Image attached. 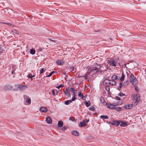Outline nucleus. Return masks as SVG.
I'll list each match as a JSON object with an SVG mask.
<instances>
[{"label": "nucleus", "instance_id": "obj_33", "mask_svg": "<svg viewBox=\"0 0 146 146\" xmlns=\"http://www.w3.org/2000/svg\"><path fill=\"white\" fill-rule=\"evenodd\" d=\"M140 100V99H134V100H135L134 104H135L136 105H137V104L139 102Z\"/></svg>", "mask_w": 146, "mask_h": 146}, {"label": "nucleus", "instance_id": "obj_9", "mask_svg": "<svg viewBox=\"0 0 146 146\" xmlns=\"http://www.w3.org/2000/svg\"><path fill=\"white\" fill-rule=\"evenodd\" d=\"M40 110L42 112H46L48 111V109L46 108L41 107L40 108Z\"/></svg>", "mask_w": 146, "mask_h": 146}, {"label": "nucleus", "instance_id": "obj_5", "mask_svg": "<svg viewBox=\"0 0 146 146\" xmlns=\"http://www.w3.org/2000/svg\"><path fill=\"white\" fill-rule=\"evenodd\" d=\"M15 86H17V88H19L20 90H23L25 88L27 87V86L26 85H21L19 84L15 85Z\"/></svg>", "mask_w": 146, "mask_h": 146}, {"label": "nucleus", "instance_id": "obj_59", "mask_svg": "<svg viewBox=\"0 0 146 146\" xmlns=\"http://www.w3.org/2000/svg\"><path fill=\"white\" fill-rule=\"evenodd\" d=\"M33 17V15H31L30 16H29V18H30V19H32V18Z\"/></svg>", "mask_w": 146, "mask_h": 146}, {"label": "nucleus", "instance_id": "obj_63", "mask_svg": "<svg viewBox=\"0 0 146 146\" xmlns=\"http://www.w3.org/2000/svg\"><path fill=\"white\" fill-rule=\"evenodd\" d=\"M129 62H130V63H132V61H129Z\"/></svg>", "mask_w": 146, "mask_h": 146}, {"label": "nucleus", "instance_id": "obj_52", "mask_svg": "<svg viewBox=\"0 0 146 146\" xmlns=\"http://www.w3.org/2000/svg\"><path fill=\"white\" fill-rule=\"evenodd\" d=\"M85 77L84 78H85V80H86L88 78V74H85Z\"/></svg>", "mask_w": 146, "mask_h": 146}, {"label": "nucleus", "instance_id": "obj_8", "mask_svg": "<svg viewBox=\"0 0 146 146\" xmlns=\"http://www.w3.org/2000/svg\"><path fill=\"white\" fill-rule=\"evenodd\" d=\"M71 133L72 135L76 136H78L79 135V133L76 131H72Z\"/></svg>", "mask_w": 146, "mask_h": 146}, {"label": "nucleus", "instance_id": "obj_62", "mask_svg": "<svg viewBox=\"0 0 146 146\" xmlns=\"http://www.w3.org/2000/svg\"><path fill=\"white\" fill-rule=\"evenodd\" d=\"M123 65H124V67H126V64H124Z\"/></svg>", "mask_w": 146, "mask_h": 146}, {"label": "nucleus", "instance_id": "obj_55", "mask_svg": "<svg viewBox=\"0 0 146 146\" xmlns=\"http://www.w3.org/2000/svg\"><path fill=\"white\" fill-rule=\"evenodd\" d=\"M38 50H39L40 51H41L42 50V49L41 48H40L38 49Z\"/></svg>", "mask_w": 146, "mask_h": 146}, {"label": "nucleus", "instance_id": "obj_40", "mask_svg": "<svg viewBox=\"0 0 146 146\" xmlns=\"http://www.w3.org/2000/svg\"><path fill=\"white\" fill-rule=\"evenodd\" d=\"M105 89L107 92H109L110 91L109 87L108 86H106L105 87Z\"/></svg>", "mask_w": 146, "mask_h": 146}, {"label": "nucleus", "instance_id": "obj_50", "mask_svg": "<svg viewBox=\"0 0 146 146\" xmlns=\"http://www.w3.org/2000/svg\"><path fill=\"white\" fill-rule=\"evenodd\" d=\"M100 101L101 102H102V101H103V100H104V98L102 96H101L100 97Z\"/></svg>", "mask_w": 146, "mask_h": 146}, {"label": "nucleus", "instance_id": "obj_27", "mask_svg": "<svg viewBox=\"0 0 146 146\" xmlns=\"http://www.w3.org/2000/svg\"><path fill=\"white\" fill-rule=\"evenodd\" d=\"M129 84V81L128 80H126L125 81L123 84V86H127Z\"/></svg>", "mask_w": 146, "mask_h": 146}, {"label": "nucleus", "instance_id": "obj_37", "mask_svg": "<svg viewBox=\"0 0 146 146\" xmlns=\"http://www.w3.org/2000/svg\"><path fill=\"white\" fill-rule=\"evenodd\" d=\"M12 31L13 33H14L15 34H18L19 33V32L17 30H16L13 29Z\"/></svg>", "mask_w": 146, "mask_h": 146}, {"label": "nucleus", "instance_id": "obj_7", "mask_svg": "<svg viewBox=\"0 0 146 146\" xmlns=\"http://www.w3.org/2000/svg\"><path fill=\"white\" fill-rule=\"evenodd\" d=\"M106 104L108 107L110 109H115V105H112L110 103L108 104L107 103H106Z\"/></svg>", "mask_w": 146, "mask_h": 146}, {"label": "nucleus", "instance_id": "obj_49", "mask_svg": "<svg viewBox=\"0 0 146 146\" xmlns=\"http://www.w3.org/2000/svg\"><path fill=\"white\" fill-rule=\"evenodd\" d=\"M52 94L53 95L55 96V92L54 90V89H53L52 90Z\"/></svg>", "mask_w": 146, "mask_h": 146}, {"label": "nucleus", "instance_id": "obj_57", "mask_svg": "<svg viewBox=\"0 0 146 146\" xmlns=\"http://www.w3.org/2000/svg\"><path fill=\"white\" fill-rule=\"evenodd\" d=\"M85 75H83L82 76H79V78L80 77H82V78H85Z\"/></svg>", "mask_w": 146, "mask_h": 146}, {"label": "nucleus", "instance_id": "obj_14", "mask_svg": "<svg viewBox=\"0 0 146 146\" xmlns=\"http://www.w3.org/2000/svg\"><path fill=\"white\" fill-rule=\"evenodd\" d=\"M78 96L81 97L82 99L83 100H84L86 99L85 97L82 94V92H78Z\"/></svg>", "mask_w": 146, "mask_h": 146}, {"label": "nucleus", "instance_id": "obj_31", "mask_svg": "<svg viewBox=\"0 0 146 146\" xmlns=\"http://www.w3.org/2000/svg\"><path fill=\"white\" fill-rule=\"evenodd\" d=\"M110 80H109L108 79L105 80L104 81V83H105L106 85H107V84H110Z\"/></svg>", "mask_w": 146, "mask_h": 146}, {"label": "nucleus", "instance_id": "obj_22", "mask_svg": "<svg viewBox=\"0 0 146 146\" xmlns=\"http://www.w3.org/2000/svg\"><path fill=\"white\" fill-rule=\"evenodd\" d=\"M124 108L126 109H129L131 108L130 104H126L124 106Z\"/></svg>", "mask_w": 146, "mask_h": 146}, {"label": "nucleus", "instance_id": "obj_39", "mask_svg": "<svg viewBox=\"0 0 146 146\" xmlns=\"http://www.w3.org/2000/svg\"><path fill=\"white\" fill-rule=\"evenodd\" d=\"M3 50L5 51V50L3 49L2 46L0 45V53H2Z\"/></svg>", "mask_w": 146, "mask_h": 146}, {"label": "nucleus", "instance_id": "obj_21", "mask_svg": "<svg viewBox=\"0 0 146 146\" xmlns=\"http://www.w3.org/2000/svg\"><path fill=\"white\" fill-rule=\"evenodd\" d=\"M116 82L114 80H110V82L109 84H110L112 86H114V85H115L116 84Z\"/></svg>", "mask_w": 146, "mask_h": 146}, {"label": "nucleus", "instance_id": "obj_24", "mask_svg": "<svg viewBox=\"0 0 146 146\" xmlns=\"http://www.w3.org/2000/svg\"><path fill=\"white\" fill-rule=\"evenodd\" d=\"M100 118H101L102 119H108V116L107 115H102L100 116Z\"/></svg>", "mask_w": 146, "mask_h": 146}, {"label": "nucleus", "instance_id": "obj_25", "mask_svg": "<svg viewBox=\"0 0 146 146\" xmlns=\"http://www.w3.org/2000/svg\"><path fill=\"white\" fill-rule=\"evenodd\" d=\"M122 82H120L119 83V86H118V87L117 88V89L118 90H121V87L122 86V85H123Z\"/></svg>", "mask_w": 146, "mask_h": 146}, {"label": "nucleus", "instance_id": "obj_47", "mask_svg": "<svg viewBox=\"0 0 146 146\" xmlns=\"http://www.w3.org/2000/svg\"><path fill=\"white\" fill-rule=\"evenodd\" d=\"M4 24H6L7 25H11V26H14V25L12 24V23H3Z\"/></svg>", "mask_w": 146, "mask_h": 146}, {"label": "nucleus", "instance_id": "obj_43", "mask_svg": "<svg viewBox=\"0 0 146 146\" xmlns=\"http://www.w3.org/2000/svg\"><path fill=\"white\" fill-rule=\"evenodd\" d=\"M64 86V85L63 84H60L59 86H56V88H57L59 89L60 88Z\"/></svg>", "mask_w": 146, "mask_h": 146}, {"label": "nucleus", "instance_id": "obj_56", "mask_svg": "<svg viewBox=\"0 0 146 146\" xmlns=\"http://www.w3.org/2000/svg\"><path fill=\"white\" fill-rule=\"evenodd\" d=\"M69 119L71 121H73L74 119H72L71 117H69Z\"/></svg>", "mask_w": 146, "mask_h": 146}, {"label": "nucleus", "instance_id": "obj_51", "mask_svg": "<svg viewBox=\"0 0 146 146\" xmlns=\"http://www.w3.org/2000/svg\"><path fill=\"white\" fill-rule=\"evenodd\" d=\"M11 74H13L14 75L15 74V73L14 72V70H13L12 71Z\"/></svg>", "mask_w": 146, "mask_h": 146}, {"label": "nucleus", "instance_id": "obj_20", "mask_svg": "<svg viewBox=\"0 0 146 146\" xmlns=\"http://www.w3.org/2000/svg\"><path fill=\"white\" fill-rule=\"evenodd\" d=\"M76 70V68H75V69L74 67L73 66H71V67H70V70L73 73L75 72Z\"/></svg>", "mask_w": 146, "mask_h": 146}, {"label": "nucleus", "instance_id": "obj_4", "mask_svg": "<svg viewBox=\"0 0 146 146\" xmlns=\"http://www.w3.org/2000/svg\"><path fill=\"white\" fill-rule=\"evenodd\" d=\"M100 68H101V66L100 65H97V66H95L94 68V69L91 70V72H93L94 73H96L98 72H99V71L100 72V70H98L100 69Z\"/></svg>", "mask_w": 146, "mask_h": 146}, {"label": "nucleus", "instance_id": "obj_64", "mask_svg": "<svg viewBox=\"0 0 146 146\" xmlns=\"http://www.w3.org/2000/svg\"><path fill=\"white\" fill-rule=\"evenodd\" d=\"M31 78V80H33V78Z\"/></svg>", "mask_w": 146, "mask_h": 146}, {"label": "nucleus", "instance_id": "obj_16", "mask_svg": "<svg viewBox=\"0 0 146 146\" xmlns=\"http://www.w3.org/2000/svg\"><path fill=\"white\" fill-rule=\"evenodd\" d=\"M56 62L58 65H63L64 63V62L59 60H57Z\"/></svg>", "mask_w": 146, "mask_h": 146}, {"label": "nucleus", "instance_id": "obj_45", "mask_svg": "<svg viewBox=\"0 0 146 146\" xmlns=\"http://www.w3.org/2000/svg\"><path fill=\"white\" fill-rule=\"evenodd\" d=\"M69 92L68 90V88H66V90L64 91V93L65 94H66V93H68Z\"/></svg>", "mask_w": 146, "mask_h": 146}, {"label": "nucleus", "instance_id": "obj_1", "mask_svg": "<svg viewBox=\"0 0 146 146\" xmlns=\"http://www.w3.org/2000/svg\"><path fill=\"white\" fill-rule=\"evenodd\" d=\"M129 80L130 82L133 85H137L138 83L136 77L132 74H131L130 76L129 77Z\"/></svg>", "mask_w": 146, "mask_h": 146}, {"label": "nucleus", "instance_id": "obj_11", "mask_svg": "<svg viewBox=\"0 0 146 146\" xmlns=\"http://www.w3.org/2000/svg\"><path fill=\"white\" fill-rule=\"evenodd\" d=\"M121 123L120 124V126L121 127H125L127 126V123L125 121H123L121 120Z\"/></svg>", "mask_w": 146, "mask_h": 146}, {"label": "nucleus", "instance_id": "obj_35", "mask_svg": "<svg viewBox=\"0 0 146 146\" xmlns=\"http://www.w3.org/2000/svg\"><path fill=\"white\" fill-rule=\"evenodd\" d=\"M26 102L28 104H30L31 103V99L30 98H27L26 100Z\"/></svg>", "mask_w": 146, "mask_h": 146}, {"label": "nucleus", "instance_id": "obj_6", "mask_svg": "<svg viewBox=\"0 0 146 146\" xmlns=\"http://www.w3.org/2000/svg\"><path fill=\"white\" fill-rule=\"evenodd\" d=\"M12 86L11 85L7 84L4 87V89L6 90H11L12 88Z\"/></svg>", "mask_w": 146, "mask_h": 146}, {"label": "nucleus", "instance_id": "obj_28", "mask_svg": "<svg viewBox=\"0 0 146 146\" xmlns=\"http://www.w3.org/2000/svg\"><path fill=\"white\" fill-rule=\"evenodd\" d=\"M46 70V69L44 68H42L40 70V74H42Z\"/></svg>", "mask_w": 146, "mask_h": 146}, {"label": "nucleus", "instance_id": "obj_38", "mask_svg": "<svg viewBox=\"0 0 146 146\" xmlns=\"http://www.w3.org/2000/svg\"><path fill=\"white\" fill-rule=\"evenodd\" d=\"M35 76V75H34L33 76L31 74H29L27 76V77L29 78H33V77H34Z\"/></svg>", "mask_w": 146, "mask_h": 146}, {"label": "nucleus", "instance_id": "obj_19", "mask_svg": "<svg viewBox=\"0 0 146 146\" xmlns=\"http://www.w3.org/2000/svg\"><path fill=\"white\" fill-rule=\"evenodd\" d=\"M30 52L31 54L34 55L35 54V50L34 48H32L30 50Z\"/></svg>", "mask_w": 146, "mask_h": 146}, {"label": "nucleus", "instance_id": "obj_46", "mask_svg": "<svg viewBox=\"0 0 146 146\" xmlns=\"http://www.w3.org/2000/svg\"><path fill=\"white\" fill-rule=\"evenodd\" d=\"M77 98L75 97H73L72 98L71 100H70L71 101V102L72 101H74Z\"/></svg>", "mask_w": 146, "mask_h": 146}, {"label": "nucleus", "instance_id": "obj_13", "mask_svg": "<svg viewBox=\"0 0 146 146\" xmlns=\"http://www.w3.org/2000/svg\"><path fill=\"white\" fill-rule=\"evenodd\" d=\"M69 90L73 93H76V92L77 90H75L72 87H68Z\"/></svg>", "mask_w": 146, "mask_h": 146}, {"label": "nucleus", "instance_id": "obj_10", "mask_svg": "<svg viewBox=\"0 0 146 146\" xmlns=\"http://www.w3.org/2000/svg\"><path fill=\"white\" fill-rule=\"evenodd\" d=\"M134 99H141V96L138 94H134L133 95Z\"/></svg>", "mask_w": 146, "mask_h": 146}, {"label": "nucleus", "instance_id": "obj_48", "mask_svg": "<svg viewBox=\"0 0 146 146\" xmlns=\"http://www.w3.org/2000/svg\"><path fill=\"white\" fill-rule=\"evenodd\" d=\"M89 120H90L89 119H86L84 121L85 122H86L87 123H88L89 121Z\"/></svg>", "mask_w": 146, "mask_h": 146}, {"label": "nucleus", "instance_id": "obj_17", "mask_svg": "<svg viewBox=\"0 0 146 146\" xmlns=\"http://www.w3.org/2000/svg\"><path fill=\"white\" fill-rule=\"evenodd\" d=\"M63 125V122L61 121H59L58 122V126L60 127H62Z\"/></svg>", "mask_w": 146, "mask_h": 146}, {"label": "nucleus", "instance_id": "obj_26", "mask_svg": "<svg viewBox=\"0 0 146 146\" xmlns=\"http://www.w3.org/2000/svg\"><path fill=\"white\" fill-rule=\"evenodd\" d=\"M84 104H85L86 106L87 107H88L89 106H90L91 105V103L90 102H84Z\"/></svg>", "mask_w": 146, "mask_h": 146}, {"label": "nucleus", "instance_id": "obj_32", "mask_svg": "<svg viewBox=\"0 0 146 146\" xmlns=\"http://www.w3.org/2000/svg\"><path fill=\"white\" fill-rule=\"evenodd\" d=\"M89 109L90 110L93 111H96L95 110V108H94V107L93 106H91V107H90L89 108Z\"/></svg>", "mask_w": 146, "mask_h": 146}, {"label": "nucleus", "instance_id": "obj_54", "mask_svg": "<svg viewBox=\"0 0 146 146\" xmlns=\"http://www.w3.org/2000/svg\"><path fill=\"white\" fill-rule=\"evenodd\" d=\"M49 40L53 42H55V40H54L53 39H51V38H50L49 39Z\"/></svg>", "mask_w": 146, "mask_h": 146}, {"label": "nucleus", "instance_id": "obj_60", "mask_svg": "<svg viewBox=\"0 0 146 146\" xmlns=\"http://www.w3.org/2000/svg\"><path fill=\"white\" fill-rule=\"evenodd\" d=\"M133 106V104H131L130 105V106L131 108Z\"/></svg>", "mask_w": 146, "mask_h": 146}, {"label": "nucleus", "instance_id": "obj_2", "mask_svg": "<svg viewBox=\"0 0 146 146\" xmlns=\"http://www.w3.org/2000/svg\"><path fill=\"white\" fill-rule=\"evenodd\" d=\"M121 121V120L116 121L113 119L112 120V121H110L108 123L111 124L112 125H113L115 126H117L119 125Z\"/></svg>", "mask_w": 146, "mask_h": 146}, {"label": "nucleus", "instance_id": "obj_42", "mask_svg": "<svg viewBox=\"0 0 146 146\" xmlns=\"http://www.w3.org/2000/svg\"><path fill=\"white\" fill-rule=\"evenodd\" d=\"M114 99L117 100H121V98L117 96H115Z\"/></svg>", "mask_w": 146, "mask_h": 146}, {"label": "nucleus", "instance_id": "obj_36", "mask_svg": "<svg viewBox=\"0 0 146 146\" xmlns=\"http://www.w3.org/2000/svg\"><path fill=\"white\" fill-rule=\"evenodd\" d=\"M115 110H116L117 111H119L121 110L122 109L121 107H118L117 108L115 107Z\"/></svg>", "mask_w": 146, "mask_h": 146}, {"label": "nucleus", "instance_id": "obj_15", "mask_svg": "<svg viewBox=\"0 0 146 146\" xmlns=\"http://www.w3.org/2000/svg\"><path fill=\"white\" fill-rule=\"evenodd\" d=\"M87 125V123L84 121L81 122L79 123V126L80 127H83Z\"/></svg>", "mask_w": 146, "mask_h": 146}, {"label": "nucleus", "instance_id": "obj_23", "mask_svg": "<svg viewBox=\"0 0 146 146\" xmlns=\"http://www.w3.org/2000/svg\"><path fill=\"white\" fill-rule=\"evenodd\" d=\"M117 79V77L116 75H114L111 77V79L112 80H116Z\"/></svg>", "mask_w": 146, "mask_h": 146}, {"label": "nucleus", "instance_id": "obj_61", "mask_svg": "<svg viewBox=\"0 0 146 146\" xmlns=\"http://www.w3.org/2000/svg\"><path fill=\"white\" fill-rule=\"evenodd\" d=\"M94 115H98V114H97V113L96 112H95L93 113Z\"/></svg>", "mask_w": 146, "mask_h": 146}, {"label": "nucleus", "instance_id": "obj_53", "mask_svg": "<svg viewBox=\"0 0 146 146\" xmlns=\"http://www.w3.org/2000/svg\"><path fill=\"white\" fill-rule=\"evenodd\" d=\"M61 129L62 130V131H64L66 129V128L64 127H63L62 128H61Z\"/></svg>", "mask_w": 146, "mask_h": 146}, {"label": "nucleus", "instance_id": "obj_41", "mask_svg": "<svg viewBox=\"0 0 146 146\" xmlns=\"http://www.w3.org/2000/svg\"><path fill=\"white\" fill-rule=\"evenodd\" d=\"M118 95L120 97H122L123 96H125V95L123 93H119L118 94Z\"/></svg>", "mask_w": 146, "mask_h": 146}, {"label": "nucleus", "instance_id": "obj_44", "mask_svg": "<svg viewBox=\"0 0 146 146\" xmlns=\"http://www.w3.org/2000/svg\"><path fill=\"white\" fill-rule=\"evenodd\" d=\"M66 95V96L68 97H70V92L68 93H66V94H65Z\"/></svg>", "mask_w": 146, "mask_h": 146}, {"label": "nucleus", "instance_id": "obj_3", "mask_svg": "<svg viewBox=\"0 0 146 146\" xmlns=\"http://www.w3.org/2000/svg\"><path fill=\"white\" fill-rule=\"evenodd\" d=\"M110 65H111L113 66H115L116 65V61L114 60L113 59H110L108 61V62Z\"/></svg>", "mask_w": 146, "mask_h": 146}, {"label": "nucleus", "instance_id": "obj_18", "mask_svg": "<svg viewBox=\"0 0 146 146\" xmlns=\"http://www.w3.org/2000/svg\"><path fill=\"white\" fill-rule=\"evenodd\" d=\"M125 75H124L123 73H122V75L121 76V77L120 79V82H123V81L125 79Z\"/></svg>", "mask_w": 146, "mask_h": 146}, {"label": "nucleus", "instance_id": "obj_34", "mask_svg": "<svg viewBox=\"0 0 146 146\" xmlns=\"http://www.w3.org/2000/svg\"><path fill=\"white\" fill-rule=\"evenodd\" d=\"M133 86L135 87V90L137 92H138L139 91V90L137 86V85H135L133 84Z\"/></svg>", "mask_w": 146, "mask_h": 146}, {"label": "nucleus", "instance_id": "obj_29", "mask_svg": "<svg viewBox=\"0 0 146 146\" xmlns=\"http://www.w3.org/2000/svg\"><path fill=\"white\" fill-rule=\"evenodd\" d=\"M71 103V100H67L64 102V104L66 105H68L70 103Z\"/></svg>", "mask_w": 146, "mask_h": 146}, {"label": "nucleus", "instance_id": "obj_12", "mask_svg": "<svg viewBox=\"0 0 146 146\" xmlns=\"http://www.w3.org/2000/svg\"><path fill=\"white\" fill-rule=\"evenodd\" d=\"M46 121L48 124H51L52 123V120L51 118L49 117H47L46 118Z\"/></svg>", "mask_w": 146, "mask_h": 146}, {"label": "nucleus", "instance_id": "obj_58", "mask_svg": "<svg viewBox=\"0 0 146 146\" xmlns=\"http://www.w3.org/2000/svg\"><path fill=\"white\" fill-rule=\"evenodd\" d=\"M75 93H73V97H75L76 96Z\"/></svg>", "mask_w": 146, "mask_h": 146}, {"label": "nucleus", "instance_id": "obj_30", "mask_svg": "<svg viewBox=\"0 0 146 146\" xmlns=\"http://www.w3.org/2000/svg\"><path fill=\"white\" fill-rule=\"evenodd\" d=\"M56 72L53 71L51 72H50L49 74L48 75H47L46 76V77H49L51 76L54 73Z\"/></svg>", "mask_w": 146, "mask_h": 146}]
</instances>
